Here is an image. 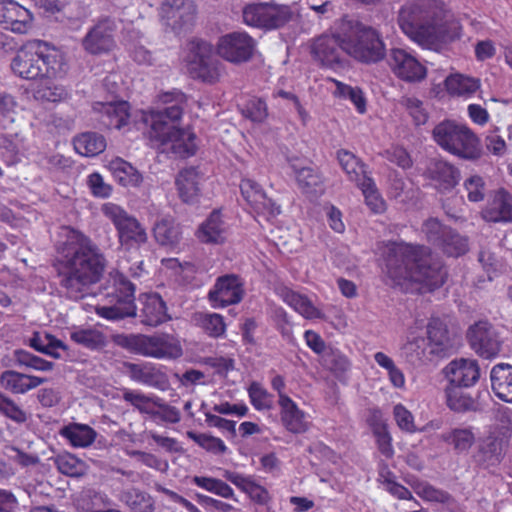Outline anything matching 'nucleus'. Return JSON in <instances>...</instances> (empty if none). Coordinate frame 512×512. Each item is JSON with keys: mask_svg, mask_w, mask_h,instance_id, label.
<instances>
[{"mask_svg": "<svg viewBox=\"0 0 512 512\" xmlns=\"http://www.w3.org/2000/svg\"><path fill=\"white\" fill-rule=\"evenodd\" d=\"M57 254L60 287L68 298L83 299L103 276L106 267L103 253L88 236L71 229L57 246Z\"/></svg>", "mask_w": 512, "mask_h": 512, "instance_id": "obj_1", "label": "nucleus"}, {"mask_svg": "<svg viewBox=\"0 0 512 512\" xmlns=\"http://www.w3.org/2000/svg\"><path fill=\"white\" fill-rule=\"evenodd\" d=\"M398 23L411 40L432 50L460 39L462 32L459 21L437 0H419L402 6Z\"/></svg>", "mask_w": 512, "mask_h": 512, "instance_id": "obj_2", "label": "nucleus"}, {"mask_svg": "<svg viewBox=\"0 0 512 512\" xmlns=\"http://www.w3.org/2000/svg\"><path fill=\"white\" fill-rule=\"evenodd\" d=\"M386 274L392 285L409 289L412 283L432 291L445 282L446 271L441 262L423 245L393 243L386 259Z\"/></svg>", "mask_w": 512, "mask_h": 512, "instance_id": "obj_3", "label": "nucleus"}, {"mask_svg": "<svg viewBox=\"0 0 512 512\" xmlns=\"http://www.w3.org/2000/svg\"><path fill=\"white\" fill-rule=\"evenodd\" d=\"M158 101L163 108L152 110L145 115L144 121L150 126L151 138L159 143L162 151H171L186 158L196 152V136L190 130L182 129L180 121L187 103L184 93L179 90L164 92Z\"/></svg>", "mask_w": 512, "mask_h": 512, "instance_id": "obj_4", "label": "nucleus"}, {"mask_svg": "<svg viewBox=\"0 0 512 512\" xmlns=\"http://www.w3.org/2000/svg\"><path fill=\"white\" fill-rule=\"evenodd\" d=\"M14 74L23 79L62 77L66 73L64 55L56 47L42 40L27 41L11 61Z\"/></svg>", "mask_w": 512, "mask_h": 512, "instance_id": "obj_5", "label": "nucleus"}, {"mask_svg": "<svg viewBox=\"0 0 512 512\" xmlns=\"http://www.w3.org/2000/svg\"><path fill=\"white\" fill-rule=\"evenodd\" d=\"M433 141L444 151L465 160L482 156L480 139L466 124L445 119L432 130Z\"/></svg>", "mask_w": 512, "mask_h": 512, "instance_id": "obj_6", "label": "nucleus"}, {"mask_svg": "<svg viewBox=\"0 0 512 512\" xmlns=\"http://www.w3.org/2000/svg\"><path fill=\"white\" fill-rule=\"evenodd\" d=\"M342 50L363 63H377L386 55L380 34L357 21L342 23Z\"/></svg>", "mask_w": 512, "mask_h": 512, "instance_id": "obj_7", "label": "nucleus"}, {"mask_svg": "<svg viewBox=\"0 0 512 512\" xmlns=\"http://www.w3.org/2000/svg\"><path fill=\"white\" fill-rule=\"evenodd\" d=\"M118 343L134 353L157 359H176L183 354L180 340L166 333L152 336L142 334L121 336Z\"/></svg>", "mask_w": 512, "mask_h": 512, "instance_id": "obj_8", "label": "nucleus"}, {"mask_svg": "<svg viewBox=\"0 0 512 512\" xmlns=\"http://www.w3.org/2000/svg\"><path fill=\"white\" fill-rule=\"evenodd\" d=\"M101 211L113 223L122 246L139 247L147 242L148 234L144 226L124 208L108 202L102 205Z\"/></svg>", "mask_w": 512, "mask_h": 512, "instance_id": "obj_9", "label": "nucleus"}, {"mask_svg": "<svg viewBox=\"0 0 512 512\" xmlns=\"http://www.w3.org/2000/svg\"><path fill=\"white\" fill-rule=\"evenodd\" d=\"M116 295H108V304L97 305L96 314L107 320H120L136 315L135 287L123 275L115 278Z\"/></svg>", "mask_w": 512, "mask_h": 512, "instance_id": "obj_10", "label": "nucleus"}, {"mask_svg": "<svg viewBox=\"0 0 512 512\" xmlns=\"http://www.w3.org/2000/svg\"><path fill=\"white\" fill-rule=\"evenodd\" d=\"M191 72L206 82H215L222 74L221 64L213 58V47L206 41L192 42L186 57Z\"/></svg>", "mask_w": 512, "mask_h": 512, "instance_id": "obj_11", "label": "nucleus"}, {"mask_svg": "<svg viewBox=\"0 0 512 512\" xmlns=\"http://www.w3.org/2000/svg\"><path fill=\"white\" fill-rule=\"evenodd\" d=\"M470 347L482 358L492 359L501 351L502 339L498 330L487 321H478L467 331Z\"/></svg>", "mask_w": 512, "mask_h": 512, "instance_id": "obj_12", "label": "nucleus"}, {"mask_svg": "<svg viewBox=\"0 0 512 512\" xmlns=\"http://www.w3.org/2000/svg\"><path fill=\"white\" fill-rule=\"evenodd\" d=\"M255 41L246 32H232L219 38L216 53L224 60L240 64L247 62L253 55Z\"/></svg>", "mask_w": 512, "mask_h": 512, "instance_id": "obj_13", "label": "nucleus"}, {"mask_svg": "<svg viewBox=\"0 0 512 512\" xmlns=\"http://www.w3.org/2000/svg\"><path fill=\"white\" fill-rule=\"evenodd\" d=\"M116 24L110 18H104L93 25L82 39L83 49L91 55L109 53L116 46L114 34Z\"/></svg>", "mask_w": 512, "mask_h": 512, "instance_id": "obj_14", "label": "nucleus"}, {"mask_svg": "<svg viewBox=\"0 0 512 512\" xmlns=\"http://www.w3.org/2000/svg\"><path fill=\"white\" fill-rule=\"evenodd\" d=\"M387 62L394 75L405 82H420L426 77V68L405 49H391Z\"/></svg>", "mask_w": 512, "mask_h": 512, "instance_id": "obj_15", "label": "nucleus"}, {"mask_svg": "<svg viewBox=\"0 0 512 512\" xmlns=\"http://www.w3.org/2000/svg\"><path fill=\"white\" fill-rule=\"evenodd\" d=\"M160 13L166 25L180 32L192 25L196 8L191 0H164Z\"/></svg>", "mask_w": 512, "mask_h": 512, "instance_id": "obj_16", "label": "nucleus"}, {"mask_svg": "<svg viewBox=\"0 0 512 512\" xmlns=\"http://www.w3.org/2000/svg\"><path fill=\"white\" fill-rule=\"evenodd\" d=\"M243 285L236 275H224L217 279L208 297L214 308L239 303L243 297Z\"/></svg>", "mask_w": 512, "mask_h": 512, "instance_id": "obj_17", "label": "nucleus"}, {"mask_svg": "<svg viewBox=\"0 0 512 512\" xmlns=\"http://www.w3.org/2000/svg\"><path fill=\"white\" fill-rule=\"evenodd\" d=\"M31 12L14 0H0V24L14 33L28 32L32 24Z\"/></svg>", "mask_w": 512, "mask_h": 512, "instance_id": "obj_18", "label": "nucleus"}, {"mask_svg": "<svg viewBox=\"0 0 512 512\" xmlns=\"http://www.w3.org/2000/svg\"><path fill=\"white\" fill-rule=\"evenodd\" d=\"M278 404L280 407V420L283 427L292 434H303L310 428L306 413L301 410L296 402L280 390Z\"/></svg>", "mask_w": 512, "mask_h": 512, "instance_id": "obj_19", "label": "nucleus"}, {"mask_svg": "<svg viewBox=\"0 0 512 512\" xmlns=\"http://www.w3.org/2000/svg\"><path fill=\"white\" fill-rule=\"evenodd\" d=\"M342 27L340 31L331 36L323 35L317 38L312 45V54L323 66L334 68L341 62Z\"/></svg>", "mask_w": 512, "mask_h": 512, "instance_id": "obj_20", "label": "nucleus"}, {"mask_svg": "<svg viewBox=\"0 0 512 512\" xmlns=\"http://www.w3.org/2000/svg\"><path fill=\"white\" fill-rule=\"evenodd\" d=\"M240 189L245 200L257 213L268 216H275L280 213V207L267 197L261 186L254 180H242Z\"/></svg>", "mask_w": 512, "mask_h": 512, "instance_id": "obj_21", "label": "nucleus"}, {"mask_svg": "<svg viewBox=\"0 0 512 512\" xmlns=\"http://www.w3.org/2000/svg\"><path fill=\"white\" fill-rule=\"evenodd\" d=\"M95 113L99 114V121L103 127L108 129H121L128 123L129 104L126 101L97 102L93 106Z\"/></svg>", "mask_w": 512, "mask_h": 512, "instance_id": "obj_22", "label": "nucleus"}, {"mask_svg": "<svg viewBox=\"0 0 512 512\" xmlns=\"http://www.w3.org/2000/svg\"><path fill=\"white\" fill-rule=\"evenodd\" d=\"M443 373L449 384H475L480 378L479 365L473 359H455L443 369Z\"/></svg>", "mask_w": 512, "mask_h": 512, "instance_id": "obj_23", "label": "nucleus"}, {"mask_svg": "<svg viewBox=\"0 0 512 512\" xmlns=\"http://www.w3.org/2000/svg\"><path fill=\"white\" fill-rule=\"evenodd\" d=\"M228 234V224L221 210H213L208 218L200 225L197 237L201 242L210 244L223 243Z\"/></svg>", "mask_w": 512, "mask_h": 512, "instance_id": "obj_24", "label": "nucleus"}, {"mask_svg": "<svg viewBox=\"0 0 512 512\" xmlns=\"http://www.w3.org/2000/svg\"><path fill=\"white\" fill-rule=\"evenodd\" d=\"M279 297L297 313L306 319H317L322 317V313L313 303L304 295L291 290L288 287H279L277 289Z\"/></svg>", "mask_w": 512, "mask_h": 512, "instance_id": "obj_25", "label": "nucleus"}, {"mask_svg": "<svg viewBox=\"0 0 512 512\" xmlns=\"http://www.w3.org/2000/svg\"><path fill=\"white\" fill-rule=\"evenodd\" d=\"M444 83L449 95L465 99L471 98L481 87L479 78L461 73L450 74Z\"/></svg>", "mask_w": 512, "mask_h": 512, "instance_id": "obj_26", "label": "nucleus"}, {"mask_svg": "<svg viewBox=\"0 0 512 512\" xmlns=\"http://www.w3.org/2000/svg\"><path fill=\"white\" fill-rule=\"evenodd\" d=\"M291 167L296 175L297 183L303 193L309 196H317L324 191V181L318 169L313 167L299 168L291 163Z\"/></svg>", "mask_w": 512, "mask_h": 512, "instance_id": "obj_27", "label": "nucleus"}, {"mask_svg": "<svg viewBox=\"0 0 512 512\" xmlns=\"http://www.w3.org/2000/svg\"><path fill=\"white\" fill-rule=\"evenodd\" d=\"M107 167L114 178L124 187H137L143 180L141 173L120 157L111 159Z\"/></svg>", "mask_w": 512, "mask_h": 512, "instance_id": "obj_28", "label": "nucleus"}, {"mask_svg": "<svg viewBox=\"0 0 512 512\" xmlns=\"http://www.w3.org/2000/svg\"><path fill=\"white\" fill-rule=\"evenodd\" d=\"M141 317L142 322L151 327H156L166 321V305L158 294L146 296L141 310Z\"/></svg>", "mask_w": 512, "mask_h": 512, "instance_id": "obj_29", "label": "nucleus"}, {"mask_svg": "<svg viewBox=\"0 0 512 512\" xmlns=\"http://www.w3.org/2000/svg\"><path fill=\"white\" fill-rule=\"evenodd\" d=\"M199 174L195 168H187L180 171L176 178V186L180 198L186 203H193L199 193Z\"/></svg>", "mask_w": 512, "mask_h": 512, "instance_id": "obj_30", "label": "nucleus"}, {"mask_svg": "<svg viewBox=\"0 0 512 512\" xmlns=\"http://www.w3.org/2000/svg\"><path fill=\"white\" fill-rule=\"evenodd\" d=\"M427 334L431 345L430 353L440 354L452 347L446 324L439 318H432L427 325Z\"/></svg>", "mask_w": 512, "mask_h": 512, "instance_id": "obj_31", "label": "nucleus"}, {"mask_svg": "<svg viewBox=\"0 0 512 512\" xmlns=\"http://www.w3.org/2000/svg\"><path fill=\"white\" fill-rule=\"evenodd\" d=\"M337 159L343 171L356 185L370 177L366 165L352 152L344 149L339 150Z\"/></svg>", "mask_w": 512, "mask_h": 512, "instance_id": "obj_32", "label": "nucleus"}, {"mask_svg": "<svg viewBox=\"0 0 512 512\" xmlns=\"http://www.w3.org/2000/svg\"><path fill=\"white\" fill-rule=\"evenodd\" d=\"M504 441L502 438L489 435L479 446V461L485 467L500 464L503 459Z\"/></svg>", "mask_w": 512, "mask_h": 512, "instance_id": "obj_33", "label": "nucleus"}, {"mask_svg": "<svg viewBox=\"0 0 512 512\" xmlns=\"http://www.w3.org/2000/svg\"><path fill=\"white\" fill-rule=\"evenodd\" d=\"M156 241L160 245L174 246L180 240V228L170 216H165L156 221L153 227Z\"/></svg>", "mask_w": 512, "mask_h": 512, "instance_id": "obj_34", "label": "nucleus"}, {"mask_svg": "<svg viewBox=\"0 0 512 512\" xmlns=\"http://www.w3.org/2000/svg\"><path fill=\"white\" fill-rule=\"evenodd\" d=\"M74 148L83 156L93 157L105 150L106 140L98 133L85 132L75 137Z\"/></svg>", "mask_w": 512, "mask_h": 512, "instance_id": "obj_35", "label": "nucleus"}, {"mask_svg": "<svg viewBox=\"0 0 512 512\" xmlns=\"http://www.w3.org/2000/svg\"><path fill=\"white\" fill-rule=\"evenodd\" d=\"M483 215L490 222L512 221V197L508 193L499 194Z\"/></svg>", "mask_w": 512, "mask_h": 512, "instance_id": "obj_36", "label": "nucleus"}, {"mask_svg": "<svg viewBox=\"0 0 512 512\" xmlns=\"http://www.w3.org/2000/svg\"><path fill=\"white\" fill-rule=\"evenodd\" d=\"M331 82L335 85L332 93L336 98L349 100L360 114L366 112L367 101L361 88L347 85L336 79H331Z\"/></svg>", "mask_w": 512, "mask_h": 512, "instance_id": "obj_37", "label": "nucleus"}, {"mask_svg": "<svg viewBox=\"0 0 512 512\" xmlns=\"http://www.w3.org/2000/svg\"><path fill=\"white\" fill-rule=\"evenodd\" d=\"M72 446L87 447L91 445L96 438V432L88 425L73 424L63 428L61 432Z\"/></svg>", "mask_w": 512, "mask_h": 512, "instance_id": "obj_38", "label": "nucleus"}, {"mask_svg": "<svg viewBox=\"0 0 512 512\" xmlns=\"http://www.w3.org/2000/svg\"><path fill=\"white\" fill-rule=\"evenodd\" d=\"M426 350L427 343L425 339L419 337L407 342L403 346L402 356L405 358L407 363L414 367H419L431 360L429 357L431 353H427Z\"/></svg>", "mask_w": 512, "mask_h": 512, "instance_id": "obj_39", "label": "nucleus"}, {"mask_svg": "<svg viewBox=\"0 0 512 512\" xmlns=\"http://www.w3.org/2000/svg\"><path fill=\"white\" fill-rule=\"evenodd\" d=\"M192 483L217 496L237 501L232 487L221 479L206 476H194L192 478Z\"/></svg>", "mask_w": 512, "mask_h": 512, "instance_id": "obj_40", "label": "nucleus"}, {"mask_svg": "<svg viewBox=\"0 0 512 512\" xmlns=\"http://www.w3.org/2000/svg\"><path fill=\"white\" fill-rule=\"evenodd\" d=\"M440 438L451 444L458 453L468 451L475 442V435L470 428H455L449 433H443Z\"/></svg>", "mask_w": 512, "mask_h": 512, "instance_id": "obj_41", "label": "nucleus"}, {"mask_svg": "<svg viewBox=\"0 0 512 512\" xmlns=\"http://www.w3.org/2000/svg\"><path fill=\"white\" fill-rule=\"evenodd\" d=\"M122 500L132 512H153L154 500L146 492L131 488L122 494Z\"/></svg>", "mask_w": 512, "mask_h": 512, "instance_id": "obj_42", "label": "nucleus"}, {"mask_svg": "<svg viewBox=\"0 0 512 512\" xmlns=\"http://www.w3.org/2000/svg\"><path fill=\"white\" fill-rule=\"evenodd\" d=\"M465 386H447L446 398L448 407L455 412L475 409L474 399L464 392Z\"/></svg>", "mask_w": 512, "mask_h": 512, "instance_id": "obj_43", "label": "nucleus"}, {"mask_svg": "<svg viewBox=\"0 0 512 512\" xmlns=\"http://www.w3.org/2000/svg\"><path fill=\"white\" fill-rule=\"evenodd\" d=\"M186 435L206 452L213 455H224L228 451V447L221 438L194 431H187Z\"/></svg>", "mask_w": 512, "mask_h": 512, "instance_id": "obj_44", "label": "nucleus"}, {"mask_svg": "<svg viewBox=\"0 0 512 512\" xmlns=\"http://www.w3.org/2000/svg\"><path fill=\"white\" fill-rule=\"evenodd\" d=\"M55 465L60 473L70 477L83 476L86 471L85 463L67 452L56 456Z\"/></svg>", "mask_w": 512, "mask_h": 512, "instance_id": "obj_45", "label": "nucleus"}, {"mask_svg": "<svg viewBox=\"0 0 512 512\" xmlns=\"http://www.w3.org/2000/svg\"><path fill=\"white\" fill-rule=\"evenodd\" d=\"M430 171L432 177L441 182L444 189L454 187L459 181V171L448 162L437 161Z\"/></svg>", "mask_w": 512, "mask_h": 512, "instance_id": "obj_46", "label": "nucleus"}, {"mask_svg": "<svg viewBox=\"0 0 512 512\" xmlns=\"http://www.w3.org/2000/svg\"><path fill=\"white\" fill-rule=\"evenodd\" d=\"M293 16L290 6L267 3L266 29L282 27L291 21Z\"/></svg>", "mask_w": 512, "mask_h": 512, "instance_id": "obj_47", "label": "nucleus"}, {"mask_svg": "<svg viewBox=\"0 0 512 512\" xmlns=\"http://www.w3.org/2000/svg\"><path fill=\"white\" fill-rule=\"evenodd\" d=\"M30 345L35 350L48 354L54 358L61 357L60 353L58 352L59 349H66V346L62 341L56 339L50 334H45L44 336H41L38 333L34 334V336L30 339Z\"/></svg>", "mask_w": 512, "mask_h": 512, "instance_id": "obj_48", "label": "nucleus"}, {"mask_svg": "<svg viewBox=\"0 0 512 512\" xmlns=\"http://www.w3.org/2000/svg\"><path fill=\"white\" fill-rule=\"evenodd\" d=\"M444 238L437 245L448 256L458 257L468 250L467 239L450 229L444 234Z\"/></svg>", "mask_w": 512, "mask_h": 512, "instance_id": "obj_49", "label": "nucleus"}, {"mask_svg": "<svg viewBox=\"0 0 512 512\" xmlns=\"http://www.w3.org/2000/svg\"><path fill=\"white\" fill-rule=\"evenodd\" d=\"M365 198L366 204L370 207V209L375 213H380L385 209V202L380 196L376 184L374 180L369 177L366 178L363 182H360L357 185Z\"/></svg>", "mask_w": 512, "mask_h": 512, "instance_id": "obj_50", "label": "nucleus"}, {"mask_svg": "<svg viewBox=\"0 0 512 512\" xmlns=\"http://www.w3.org/2000/svg\"><path fill=\"white\" fill-rule=\"evenodd\" d=\"M70 338L89 349H97L104 344L103 334L96 329H76L70 333Z\"/></svg>", "mask_w": 512, "mask_h": 512, "instance_id": "obj_51", "label": "nucleus"}, {"mask_svg": "<svg viewBox=\"0 0 512 512\" xmlns=\"http://www.w3.org/2000/svg\"><path fill=\"white\" fill-rule=\"evenodd\" d=\"M36 96L39 99L57 103L67 100L69 91L62 84L47 81L38 88Z\"/></svg>", "mask_w": 512, "mask_h": 512, "instance_id": "obj_52", "label": "nucleus"}, {"mask_svg": "<svg viewBox=\"0 0 512 512\" xmlns=\"http://www.w3.org/2000/svg\"><path fill=\"white\" fill-rule=\"evenodd\" d=\"M267 3L247 5L243 9V20L247 25L266 28Z\"/></svg>", "mask_w": 512, "mask_h": 512, "instance_id": "obj_53", "label": "nucleus"}, {"mask_svg": "<svg viewBox=\"0 0 512 512\" xmlns=\"http://www.w3.org/2000/svg\"><path fill=\"white\" fill-rule=\"evenodd\" d=\"M0 413L18 424L25 423L28 418L23 409L2 393H0Z\"/></svg>", "mask_w": 512, "mask_h": 512, "instance_id": "obj_54", "label": "nucleus"}, {"mask_svg": "<svg viewBox=\"0 0 512 512\" xmlns=\"http://www.w3.org/2000/svg\"><path fill=\"white\" fill-rule=\"evenodd\" d=\"M248 394L251 404L256 410H268L274 404V396L268 393L263 386H248Z\"/></svg>", "mask_w": 512, "mask_h": 512, "instance_id": "obj_55", "label": "nucleus"}, {"mask_svg": "<svg viewBox=\"0 0 512 512\" xmlns=\"http://www.w3.org/2000/svg\"><path fill=\"white\" fill-rule=\"evenodd\" d=\"M200 323L205 332L211 337H220L225 332V323L223 317L216 313L203 314Z\"/></svg>", "mask_w": 512, "mask_h": 512, "instance_id": "obj_56", "label": "nucleus"}, {"mask_svg": "<svg viewBox=\"0 0 512 512\" xmlns=\"http://www.w3.org/2000/svg\"><path fill=\"white\" fill-rule=\"evenodd\" d=\"M242 114L253 122H263L268 115L267 105L261 99H250L242 108Z\"/></svg>", "mask_w": 512, "mask_h": 512, "instance_id": "obj_57", "label": "nucleus"}, {"mask_svg": "<svg viewBox=\"0 0 512 512\" xmlns=\"http://www.w3.org/2000/svg\"><path fill=\"white\" fill-rule=\"evenodd\" d=\"M393 415L397 426L407 433L416 432L417 428L414 423L412 413L402 404H396L393 408Z\"/></svg>", "mask_w": 512, "mask_h": 512, "instance_id": "obj_58", "label": "nucleus"}, {"mask_svg": "<svg viewBox=\"0 0 512 512\" xmlns=\"http://www.w3.org/2000/svg\"><path fill=\"white\" fill-rule=\"evenodd\" d=\"M451 228L443 226L436 218L426 220L422 226V231L429 242L438 245L445 237L447 231Z\"/></svg>", "mask_w": 512, "mask_h": 512, "instance_id": "obj_59", "label": "nucleus"}, {"mask_svg": "<svg viewBox=\"0 0 512 512\" xmlns=\"http://www.w3.org/2000/svg\"><path fill=\"white\" fill-rule=\"evenodd\" d=\"M376 446L379 452L387 459H391L394 456V448L392 444V436L389 432L388 427L372 432Z\"/></svg>", "mask_w": 512, "mask_h": 512, "instance_id": "obj_60", "label": "nucleus"}, {"mask_svg": "<svg viewBox=\"0 0 512 512\" xmlns=\"http://www.w3.org/2000/svg\"><path fill=\"white\" fill-rule=\"evenodd\" d=\"M464 187L467 191V197L471 202H479L484 199L485 183L482 177L473 175L465 180Z\"/></svg>", "mask_w": 512, "mask_h": 512, "instance_id": "obj_61", "label": "nucleus"}, {"mask_svg": "<svg viewBox=\"0 0 512 512\" xmlns=\"http://www.w3.org/2000/svg\"><path fill=\"white\" fill-rule=\"evenodd\" d=\"M403 104L413 118L416 125H422L426 123L428 115L423 108V103L419 99L408 97L403 100Z\"/></svg>", "mask_w": 512, "mask_h": 512, "instance_id": "obj_62", "label": "nucleus"}, {"mask_svg": "<svg viewBox=\"0 0 512 512\" xmlns=\"http://www.w3.org/2000/svg\"><path fill=\"white\" fill-rule=\"evenodd\" d=\"M88 185L92 194L96 197L107 198L112 192L111 186L104 182L103 177L99 173L89 175Z\"/></svg>", "mask_w": 512, "mask_h": 512, "instance_id": "obj_63", "label": "nucleus"}, {"mask_svg": "<svg viewBox=\"0 0 512 512\" xmlns=\"http://www.w3.org/2000/svg\"><path fill=\"white\" fill-rule=\"evenodd\" d=\"M492 384H512V366L505 363L495 365L490 373Z\"/></svg>", "mask_w": 512, "mask_h": 512, "instance_id": "obj_64", "label": "nucleus"}]
</instances>
